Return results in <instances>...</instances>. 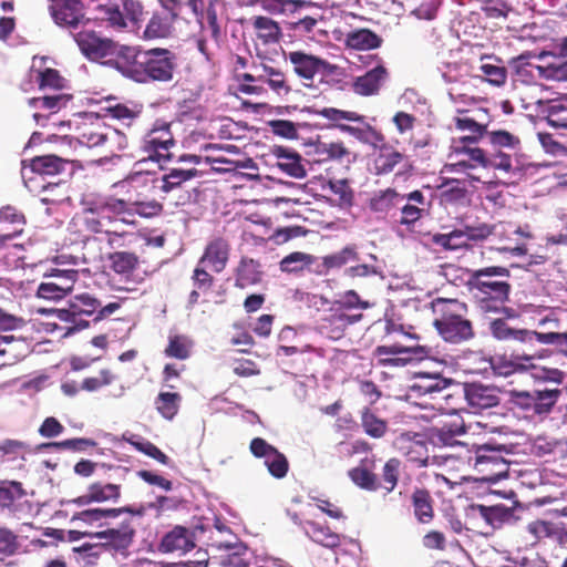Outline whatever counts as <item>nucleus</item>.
Wrapping results in <instances>:
<instances>
[{"mask_svg":"<svg viewBox=\"0 0 567 567\" xmlns=\"http://www.w3.org/2000/svg\"><path fill=\"white\" fill-rule=\"evenodd\" d=\"M122 496V486L120 484L93 482L86 492L74 498L73 503L78 506H89L92 503H117Z\"/></svg>","mask_w":567,"mask_h":567,"instance_id":"25","label":"nucleus"},{"mask_svg":"<svg viewBox=\"0 0 567 567\" xmlns=\"http://www.w3.org/2000/svg\"><path fill=\"white\" fill-rule=\"evenodd\" d=\"M86 24L73 31L81 52L91 60L105 59L116 52V43L110 39L100 38L95 31L85 28Z\"/></svg>","mask_w":567,"mask_h":567,"instance_id":"16","label":"nucleus"},{"mask_svg":"<svg viewBox=\"0 0 567 567\" xmlns=\"http://www.w3.org/2000/svg\"><path fill=\"white\" fill-rule=\"evenodd\" d=\"M361 126H352L348 124H338V128L347 133L362 143H383L384 135L372 125L363 121Z\"/></svg>","mask_w":567,"mask_h":567,"instance_id":"54","label":"nucleus"},{"mask_svg":"<svg viewBox=\"0 0 567 567\" xmlns=\"http://www.w3.org/2000/svg\"><path fill=\"white\" fill-rule=\"evenodd\" d=\"M464 398L474 412L492 409L501 402L499 389L493 385H485L477 382L465 383L463 386Z\"/></svg>","mask_w":567,"mask_h":567,"instance_id":"22","label":"nucleus"},{"mask_svg":"<svg viewBox=\"0 0 567 567\" xmlns=\"http://www.w3.org/2000/svg\"><path fill=\"white\" fill-rule=\"evenodd\" d=\"M367 460L361 461L358 466L349 470L348 475L358 487L369 492H375L380 489L379 478L377 474L367 466Z\"/></svg>","mask_w":567,"mask_h":567,"instance_id":"48","label":"nucleus"},{"mask_svg":"<svg viewBox=\"0 0 567 567\" xmlns=\"http://www.w3.org/2000/svg\"><path fill=\"white\" fill-rule=\"evenodd\" d=\"M509 278L511 271L502 266H488L468 272L466 286L481 311L499 313L511 310L505 307L512 291Z\"/></svg>","mask_w":567,"mask_h":567,"instance_id":"1","label":"nucleus"},{"mask_svg":"<svg viewBox=\"0 0 567 567\" xmlns=\"http://www.w3.org/2000/svg\"><path fill=\"white\" fill-rule=\"evenodd\" d=\"M470 512L473 516L484 519L492 528H501L504 524H511L516 520L515 508L502 504L494 506L471 505Z\"/></svg>","mask_w":567,"mask_h":567,"instance_id":"28","label":"nucleus"},{"mask_svg":"<svg viewBox=\"0 0 567 567\" xmlns=\"http://www.w3.org/2000/svg\"><path fill=\"white\" fill-rule=\"evenodd\" d=\"M539 75L546 80L567 81V60L555 58L545 65H539Z\"/></svg>","mask_w":567,"mask_h":567,"instance_id":"63","label":"nucleus"},{"mask_svg":"<svg viewBox=\"0 0 567 567\" xmlns=\"http://www.w3.org/2000/svg\"><path fill=\"white\" fill-rule=\"evenodd\" d=\"M302 529L312 542L326 548L336 549L341 545V535L333 532L326 520H305Z\"/></svg>","mask_w":567,"mask_h":567,"instance_id":"31","label":"nucleus"},{"mask_svg":"<svg viewBox=\"0 0 567 567\" xmlns=\"http://www.w3.org/2000/svg\"><path fill=\"white\" fill-rule=\"evenodd\" d=\"M560 395L561 390L559 389L535 390V403H533L534 414H548L557 403Z\"/></svg>","mask_w":567,"mask_h":567,"instance_id":"60","label":"nucleus"},{"mask_svg":"<svg viewBox=\"0 0 567 567\" xmlns=\"http://www.w3.org/2000/svg\"><path fill=\"white\" fill-rule=\"evenodd\" d=\"M261 280L260 264L251 258L243 257L236 269L235 286L246 288Z\"/></svg>","mask_w":567,"mask_h":567,"instance_id":"43","label":"nucleus"},{"mask_svg":"<svg viewBox=\"0 0 567 567\" xmlns=\"http://www.w3.org/2000/svg\"><path fill=\"white\" fill-rule=\"evenodd\" d=\"M284 58L299 79L309 82L308 85L312 84L317 75H331L337 70V65L303 50L284 51Z\"/></svg>","mask_w":567,"mask_h":567,"instance_id":"6","label":"nucleus"},{"mask_svg":"<svg viewBox=\"0 0 567 567\" xmlns=\"http://www.w3.org/2000/svg\"><path fill=\"white\" fill-rule=\"evenodd\" d=\"M358 260L359 254L357 251V246L349 245L342 248L340 251L324 256L321 262H319V259L317 258V265L316 268H313V274L323 276L327 275L331 269L341 268L349 262H354Z\"/></svg>","mask_w":567,"mask_h":567,"instance_id":"34","label":"nucleus"},{"mask_svg":"<svg viewBox=\"0 0 567 567\" xmlns=\"http://www.w3.org/2000/svg\"><path fill=\"white\" fill-rule=\"evenodd\" d=\"M382 38L370 29H358L347 33L346 45L354 50H373L382 45Z\"/></svg>","mask_w":567,"mask_h":567,"instance_id":"45","label":"nucleus"},{"mask_svg":"<svg viewBox=\"0 0 567 567\" xmlns=\"http://www.w3.org/2000/svg\"><path fill=\"white\" fill-rule=\"evenodd\" d=\"M49 10L54 22L70 33L90 22L81 0H51Z\"/></svg>","mask_w":567,"mask_h":567,"instance_id":"14","label":"nucleus"},{"mask_svg":"<svg viewBox=\"0 0 567 567\" xmlns=\"http://www.w3.org/2000/svg\"><path fill=\"white\" fill-rule=\"evenodd\" d=\"M230 244L223 237H215L208 241L199 259V265H206L213 271L221 272L229 260Z\"/></svg>","mask_w":567,"mask_h":567,"instance_id":"27","label":"nucleus"},{"mask_svg":"<svg viewBox=\"0 0 567 567\" xmlns=\"http://www.w3.org/2000/svg\"><path fill=\"white\" fill-rule=\"evenodd\" d=\"M431 353V348L420 344L405 346L395 342L390 346H378L373 350V355L379 358L383 365H394L401 362L406 364L412 360H423Z\"/></svg>","mask_w":567,"mask_h":567,"instance_id":"13","label":"nucleus"},{"mask_svg":"<svg viewBox=\"0 0 567 567\" xmlns=\"http://www.w3.org/2000/svg\"><path fill=\"white\" fill-rule=\"evenodd\" d=\"M107 213L111 214L115 221L120 220L125 224L132 223V204L131 195L126 199L106 196L99 198Z\"/></svg>","mask_w":567,"mask_h":567,"instance_id":"52","label":"nucleus"},{"mask_svg":"<svg viewBox=\"0 0 567 567\" xmlns=\"http://www.w3.org/2000/svg\"><path fill=\"white\" fill-rule=\"evenodd\" d=\"M472 144H455L453 152L456 156H465L460 158L455 163L451 164L453 171L462 172L467 168H475L482 166L485 168L487 163V156L484 150L480 147H473Z\"/></svg>","mask_w":567,"mask_h":567,"instance_id":"33","label":"nucleus"},{"mask_svg":"<svg viewBox=\"0 0 567 567\" xmlns=\"http://www.w3.org/2000/svg\"><path fill=\"white\" fill-rule=\"evenodd\" d=\"M147 50L123 45L114 59L115 69L124 76L145 83Z\"/></svg>","mask_w":567,"mask_h":567,"instance_id":"15","label":"nucleus"},{"mask_svg":"<svg viewBox=\"0 0 567 567\" xmlns=\"http://www.w3.org/2000/svg\"><path fill=\"white\" fill-rule=\"evenodd\" d=\"M272 155L277 158V166L287 175L303 178L306 169L301 164V156L293 150L285 146H274Z\"/></svg>","mask_w":567,"mask_h":567,"instance_id":"36","label":"nucleus"},{"mask_svg":"<svg viewBox=\"0 0 567 567\" xmlns=\"http://www.w3.org/2000/svg\"><path fill=\"white\" fill-rule=\"evenodd\" d=\"M401 461L396 457H391L384 463L379 484L380 489H383L385 494L391 493L396 487L401 473Z\"/></svg>","mask_w":567,"mask_h":567,"instance_id":"56","label":"nucleus"},{"mask_svg":"<svg viewBox=\"0 0 567 567\" xmlns=\"http://www.w3.org/2000/svg\"><path fill=\"white\" fill-rule=\"evenodd\" d=\"M316 162L330 164L327 169L336 168L341 173L349 172L355 163L358 154L346 145L343 141L318 142L315 145Z\"/></svg>","mask_w":567,"mask_h":567,"instance_id":"9","label":"nucleus"},{"mask_svg":"<svg viewBox=\"0 0 567 567\" xmlns=\"http://www.w3.org/2000/svg\"><path fill=\"white\" fill-rule=\"evenodd\" d=\"M474 355L478 359L480 368L478 370H486L487 367H492L495 374L508 377L516 372L527 371L529 368H534V357L526 354H511L502 355L496 358L495 360H487L481 353H474Z\"/></svg>","mask_w":567,"mask_h":567,"instance_id":"21","label":"nucleus"},{"mask_svg":"<svg viewBox=\"0 0 567 567\" xmlns=\"http://www.w3.org/2000/svg\"><path fill=\"white\" fill-rule=\"evenodd\" d=\"M389 72L382 64L367 71L363 75L357 76L352 83V90L361 96L377 95L386 79Z\"/></svg>","mask_w":567,"mask_h":567,"instance_id":"29","label":"nucleus"},{"mask_svg":"<svg viewBox=\"0 0 567 567\" xmlns=\"http://www.w3.org/2000/svg\"><path fill=\"white\" fill-rule=\"evenodd\" d=\"M364 433L372 439H382L388 431V422L379 417L369 408H364L360 416Z\"/></svg>","mask_w":567,"mask_h":567,"instance_id":"55","label":"nucleus"},{"mask_svg":"<svg viewBox=\"0 0 567 567\" xmlns=\"http://www.w3.org/2000/svg\"><path fill=\"white\" fill-rule=\"evenodd\" d=\"M174 145L175 140L171 131V124L157 120L145 134L141 148L148 159L159 163L171 158V148Z\"/></svg>","mask_w":567,"mask_h":567,"instance_id":"7","label":"nucleus"},{"mask_svg":"<svg viewBox=\"0 0 567 567\" xmlns=\"http://www.w3.org/2000/svg\"><path fill=\"white\" fill-rule=\"evenodd\" d=\"M25 492L20 482L16 481H1L0 482V507L6 508L13 505V503L23 497Z\"/></svg>","mask_w":567,"mask_h":567,"instance_id":"61","label":"nucleus"},{"mask_svg":"<svg viewBox=\"0 0 567 567\" xmlns=\"http://www.w3.org/2000/svg\"><path fill=\"white\" fill-rule=\"evenodd\" d=\"M96 18L116 31L141 29L144 7L138 0H96Z\"/></svg>","mask_w":567,"mask_h":567,"instance_id":"3","label":"nucleus"},{"mask_svg":"<svg viewBox=\"0 0 567 567\" xmlns=\"http://www.w3.org/2000/svg\"><path fill=\"white\" fill-rule=\"evenodd\" d=\"M507 450L502 445L483 444L474 449L468 464L476 473L475 480L496 483L508 475L509 463L505 458Z\"/></svg>","mask_w":567,"mask_h":567,"instance_id":"4","label":"nucleus"},{"mask_svg":"<svg viewBox=\"0 0 567 567\" xmlns=\"http://www.w3.org/2000/svg\"><path fill=\"white\" fill-rule=\"evenodd\" d=\"M136 534L135 525L132 518L122 520L118 527H112L97 532L94 537L97 538L103 547L115 553L125 555L133 544Z\"/></svg>","mask_w":567,"mask_h":567,"instance_id":"19","label":"nucleus"},{"mask_svg":"<svg viewBox=\"0 0 567 567\" xmlns=\"http://www.w3.org/2000/svg\"><path fill=\"white\" fill-rule=\"evenodd\" d=\"M159 9L154 10L148 19L142 38L144 40L167 39L174 33V24L184 9L182 0H159Z\"/></svg>","mask_w":567,"mask_h":567,"instance_id":"5","label":"nucleus"},{"mask_svg":"<svg viewBox=\"0 0 567 567\" xmlns=\"http://www.w3.org/2000/svg\"><path fill=\"white\" fill-rule=\"evenodd\" d=\"M198 174L199 172L196 168H172L159 179L158 183H161V185H158V188L164 193H169L176 188H179L185 182L197 177Z\"/></svg>","mask_w":567,"mask_h":567,"instance_id":"53","label":"nucleus"},{"mask_svg":"<svg viewBox=\"0 0 567 567\" xmlns=\"http://www.w3.org/2000/svg\"><path fill=\"white\" fill-rule=\"evenodd\" d=\"M421 437L419 433L401 432L395 436L393 445L419 467L439 464L437 456L427 455L426 443Z\"/></svg>","mask_w":567,"mask_h":567,"instance_id":"17","label":"nucleus"},{"mask_svg":"<svg viewBox=\"0 0 567 567\" xmlns=\"http://www.w3.org/2000/svg\"><path fill=\"white\" fill-rule=\"evenodd\" d=\"M0 223L12 226L10 231L0 235L1 247L7 240H11L22 234L23 226L25 224V217L18 208L8 205L0 209Z\"/></svg>","mask_w":567,"mask_h":567,"instance_id":"44","label":"nucleus"},{"mask_svg":"<svg viewBox=\"0 0 567 567\" xmlns=\"http://www.w3.org/2000/svg\"><path fill=\"white\" fill-rule=\"evenodd\" d=\"M148 197L131 195L132 218L138 215L144 218H153L159 216L163 212V205L156 199H147Z\"/></svg>","mask_w":567,"mask_h":567,"instance_id":"58","label":"nucleus"},{"mask_svg":"<svg viewBox=\"0 0 567 567\" xmlns=\"http://www.w3.org/2000/svg\"><path fill=\"white\" fill-rule=\"evenodd\" d=\"M28 169L30 173H34L41 176H72L74 173V165L73 161L49 154L35 156L29 161V164H27V161H23L21 169L23 178L28 177Z\"/></svg>","mask_w":567,"mask_h":567,"instance_id":"18","label":"nucleus"},{"mask_svg":"<svg viewBox=\"0 0 567 567\" xmlns=\"http://www.w3.org/2000/svg\"><path fill=\"white\" fill-rule=\"evenodd\" d=\"M404 159V155L391 145L383 144L374 159V169L378 175L391 173Z\"/></svg>","mask_w":567,"mask_h":567,"instance_id":"47","label":"nucleus"},{"mask_svg":"<svg viewBox=\"0 0 567 567\" xmlns=\"http://www.w3.org/2000/svg\"><path fill=\"white\" fill-rule=\"evenodd\" d=\"M159 178L150 172L135 169L130 173L120 184L126 188L127 195L148 197L158 187Z\"/></svg>","mask_w":567,"mask_h":567,"instance_id":"30","label":"nucleus"},{"mask_svg":"<svg viewBox=\"0 0 567 567\" xmlns=\"http://www.w3.org/2000/svg\"><path fill=\"white\" fill-rule=\"evenodd\" d=\"M123 513L142 516L144 511L142 508L134 509L131 506H123L117 508L95 507L74 513L71 520L92 525L95 523H102L109 518H116Z\"/></svg>","mask_w":567,"mask_h":567,"instance_id":"32","label":"nucleus"},{"mask_svg":"<svg viewBox=\"0 0 567 567\" xmlns=\"http://www.w3.org/2000/svg\"><path fill=\"white\" fill-rule=\"evenodd\" d=\"M401 196L394 188L379 190L370 198L368 206L375 214H388L401 203Z\"/></svg>","mask_w":567,"mask_h":567,"instance_id":"49","label":"nucleus"},{"mask_svg":"<svg viewBox=\"0 0 567 567\" xmlns=\"http://www.w3.org/2000/svg\"><path fill=\"white\" fill-rule=\"evenodd\" d=\"M424 243L430 246H435L444 251H454L468 248V244L464 241V235L461 229H454L447 234L435 233H420Z\"/></svg>","mask_w":567,"mask_h":567,"instance_id":"37","label":"nucleus"},{"mask_svg":"<svg viewBox=\"0 0 567 567\" xmlns=\"http://www.w3.org/2000/svg\"><path fill=\"white\" fill-rule=\"evenodd\" d=\"M100 307L101 302L89 293H81L70 299L68 308L59 309L58 317L72 323L70 331L82 330L89 327V321L83 317H95Z\"/></svg>","mask_w":567,"mask_h":567,"instance_id":"10","label":"nucleus"},{"mask_svg":"<svg viewBox=\"0 0 567 567\" xmlns=\"http://www.w3.org/2000/svg\"><path fill=\"white\" fill-rule=\"evenodd\" d=\"M411 504L416 520L429 524L434 518V499L426 488H415L411 495Z\"/></svg>","mask_w":567,"mask_h":567,"instance_id":"39","label":"nucleus"},{"mask_svg":"<svg viewBox=\"0 0 567 567\" xmlns=\"http://www.w3.org/2000/svg\"><path fill=\"white\" fill-rule=\"evenodd\" d=\"M110 268L117 275L131 276L140 266V257L132 251H114L107 257Z\"/></svg>","mask_w":567,"mask_h":567,"instance_id":"46","label":"nucleus"},{"mask_svg":"<svg viewBox=\"0 0 567 567\" xmlns=\"http://www.w3.org/2000/svg\"><path fill=\"white\" fill-rule=\"evenodd\" d=\"M453 384L452 379L443 378L440 374L420 373L415 377L413 384L410 386L411 395L449 399L452 396L447 390Z\"/></svg>","mask_w":567,"mask_h":567,"instance_id":"23","label":"nucleus"},{"mask_svg":"<svg viewBox=\"0 0 567 567\" xmlns=\"http://www.w3.org/2000/svg\"><path fill=\"white\" fill-rule=\"evenodd\" d=\"M528 529L538 539L551 538L565 545L567 544V513H559L549 520H536L529 524Z\"/></svg>","mask_w":567,"mask_h":567,"instance_id":"26","label":"nucleus"},{"mask_svg":"<svg viewBox=\"0 0 567 567\" xmlns=\"http://www.w3.org/2000/svg\"><path fill=\"white\" fill-rule=\"evenodd\" d=\"M195 547L193 533L184 526H175L166 533L159 543V550L163 553L188 551Z\"/></svg>","mask_w":567,"mask_h":567,"instance_id":"35","label":"nucleus"},{"mask_svg":"<svg viewBox=\"0 0 567 567\" xmlns=\"http://www.w3.org/2000/svg\"><path fill=\"white\" fill-rule=\"evenodd\" d=\"M492 336L501 341H519L525 343V340L530 338L529 330L514 329L508 326L504 319H495L489 324Z\"/></svg>","mask_w":567,"mask_h":567,"instance_id":"51","label":"nucleus"},{"mask_svg":"<svg viewBox=\"0 0 567 567\" xmlns=\"http://www.w3.org/2000/svg\"><path fill=\"white\" fill-rule=\"evenodd\" d=\"M464 433V425L444 424L442 427L432 429L431 440L434 444L453 446L456 443V436Z\"/></svg>","mask_w":567,"mask_h":567,"instance_id":"59","label":"nucleus"},{"mask_svg":"<svg viewBox=\"0 0 567 567\" xmlns=\"http://www.w3.org/2000/svg\"><path fill=\"white\" fill-rule=\"evenodd\" d=\"M75 143L85 147L107 146L113 153V144H117L118 148H124L127 144L125 135L117 130L111 128L100 123H83L79 128Z\"/></svg>","mask_w":567,"mask_h":567,"instance_id":"8","label":"nucleus"},{"mask_svg":"<svg viewBox=\"0 0 567 567\" xmlns=\"http://www.w3.org/2000/svg\"><path fill=\"white\" fill-rule=\"evenodd\" d=\"M182 395L178 392H159L155 398L154 404L156 411L165 420L172 421L179 412Z\"/></svg>","mask_w":567,"mask_h":567,"instance_id":"50","label":"nucleus"},{"mask_svg":"<svg viewBox=\"0 0 567 567\" xmlns=\"http://www.w3.org/2000/svg\"><path fill=\"white\" fill-rule=\"evenodd\" d=\"M430 308L433 327L447 343L461 344L475 337V329L468 318V306L458 299L435 298Z\"/></svg>","mask_w":567,"mask_h":567,"instance_id":"2","label":"nucleus"},{"mask_svg":"<svg viewBox=\"0 0 567 567\" xmlns=\"http://www.w3.org/2000/svg\"><path fill=\"white\" fill-rule=\"evenodd\" d=\"M192 348L193 342L188 337L175 334L168 338V344L166 346L164 353L168 358L186 360L190 357Z\"/></svg>","mask_w":567,"mask_h":567,"instance_id":"57","label":"nucleus"},{"mask_svg":"<svg viewBox=\"0 0 567 567\" xmlns=\"http://www.w3.org/2000/svg\"><path fill=\"white\" fill-rule=\"evenodd\" d=\"M255 70L257 71L256 79H259V82L267 83L278 95H287L290 93L291 87L287 81V76L280 69L274 68L267 63H261L255 66Z\"/></svg>","mask_w":567,"mask_h":567,"instance_id":"38","label":"nucleus"},{"mask_svg":"<svg viewBox=\"0 0 567 567\" xmlns=\"http://www.w3.org/2000/svg\"><path fill=\"white\" fill-rule=\"evenodd\" d=\"M317 265V257L302 251H293L285 256L280 262L279 268L286 274H302L305 270L313 274V268Z\"/></svg>","mask_w":567,"mask_h":567,"instance_id":"41","label":"nucleus"},{"mask_svg":"<svg viewBox=\"0 0 567 567\" xmlns=\"http://www.w3.org/2000/svg\"><path fill=\"white\" fill-rule=\"evenodd\" d=\"M404 204L400 208V218L398 223L405 229L412 231L417 221L429 215L431 202L426 200L424 194L415 189L408 194H402L401 203Z\"/></svg>","mask_w":567,"mask_h":567,"instance_id":"20","label":"nucleus"},{"mask_svg":"<svg viewBox=\"0 0 567 567\" xmlns=\"http://www.w3.org/2000/svg\"><path fill=\"white\" fill-rule=\"evenodd\" d=\"M177 68V55L164 48L147 50L145 83L150 81L169 82Z\"/></svg>","mask_w":567,"mask_h":567,"instance_id":"11","label":"nucleus"},{"mask_svg":"<svg viewBox=\"0 0 567 567\" xmlns=\"http://www.w3.org/2000/svg\"><path fill=\"white\" fill-rule=\"evenodd\" d=\"M127 442L138 452L152 457L161 464L167 465L169 463V457L162 452L154 443L143 437L135 440L133 435L131 439H127Z\"/></svg>","mask_w":567,"mask_h":567,"instance_id":"62","label":"nucleus"},{"mask_svg":"<svg viewBox=\"0 0 567 567\" xmlns=\"http://www.w3.org/2000/svg\"><path fill=\"white\" fill-rule=\"evenodd\" d=\"M546 121L554 128L567 130V101H554L547 109Z\"/></svg>","mask_w":567,"mask_h":567,"instance_id":"64","label":"nucleus"},{"mask_svg":"<svg viewBox=\"0 0 567 567\" xmlns=\"http://www.w3.org/2000/svg\"><path fill=\"white\" fill-rule=\"evenodd\" d=\"M431 353V348L420 344L405 346L395 342L390 346H378L373 350V355L379 358L383 365H394L401 362L406 364L412 360H423Z\"/></svg>","mask_w":567,"mask_h":567,"instance_id":"12","label":"nucleus"},{"mask_svg":"<svg viewBox=\"0 0 567 567\" xmlns=\"http://www.w3.org/2000/svg\"><path fill=\"white\" fill-rule=\"evenodd\" d=\"M362 313L348 315L341 309H334L321 318L319 331L331 340H340L344 337L349 326L362 320Z\"/></svg>","mask_w":567,"mask_h":567,"instance_id":"24","label":"nucleus"},{"mask_svg":"<svg viewBox=\"0 0 567 567\" xmlns=\"http://www.w3.org/2000/svg\"><path fill=\"white\" fill-rule=\"evenodd\" d=\"M251 25L257 39L265 45L276 44L282 38L281 27L269 17L256 16L251 19Z\"/></svg>","mask_w":567,"mask_h":567,"instance_id":"40","label":"nucleus"},{"mask_svg":"<svg viewBox=\"0 0 567 567\" xmlns=\"http://www.w3.org/2000/svg\"><path fill=\"white\" fill-rule=\"evenodd\" d=\"M462 116L454 118L455 127L460 131H467L470 134L458 140L460 144H475L487 133V124L480 123L476 118L461 111Z\"/></svg>","mask_w":567,"mask_h":567,"instance_id":"42","label":"nucleus"}]
</instances>
